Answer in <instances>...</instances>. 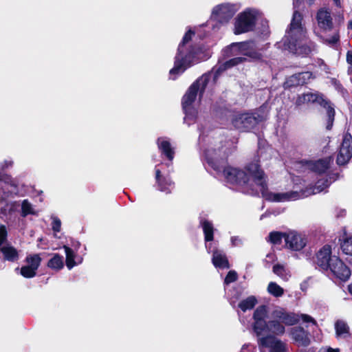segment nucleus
Listing matches in <instances>:
<instances>
[{"instance_id": "obj_38", "label": "nucleus", "mask_w": 352, "mask_h": 352, "mask_svg": "<svg viewBox=\"0 0 352 352\" xmlns=\"http://www.w3.org/2000/svg\"><path fill=\"white\" fill-rule=\"evenodd\" d=\"M51 219H52V228L53 230V231L54 232V235H56V234L57 232H59L60 231V228H61V221H60V219L57 217L56 216H54V215H52L51 217Z\"/></svg>"}, {"instance_id": "obj_16", "label": "nucleus", "mask_w": 352, "mask_h": 352, "mask_svg": "<svg viewBox=\"0 0 352 352\" xmlns=\"http://www.w3.org/2000/svg\"><path fill=\"white\" fill-rule=\"evenodd\" d=\"M285 247L293 251L302 250L307 244V239L295 231H289L285 234Z\"/></svg>"}, {"instance_id": "obj_34", "label": "nucleus", "mask_w": 352, "mask_h": 352, "mask_svg": "<svg viewBox=\"0 0 352 352\" xmlns=\"http://www.w3.org/2000/svg\"><path fill=\"white\" fill-rule=\"evenodd\" d=\"M273 272L274 274L285 280H287L290 277L289 272L283 265H275L273 267Z\"/></svg>"}, {"instance_id": "obj_21", "label": "nucleus", "mask_w": 352, "mask_h": 352, "mask_svg": "<svg viewBox=\"0 0 352 352\" xmlns=\"http://www.w3.org/2000/svg\"><path fill=\"white\" fill-rule=\"evenodd\" d=\"M335 255H331V248L329 245H324L317 253V264L323 270H329L331 264V259Z\"/></svg>"}, {"instance_id": "obj_43", "label": "nucleus", "mask_w": 352, "mask_h": 352, "mask_svg": "<svg viewBox=\"0 0 352 352\" xmlns=\"http://www.w3.org/2000/svg\"><path fill=\"white\" fill-rule=\"evenodd\" d=\"M230 241L232 246L236 247L242 245V240L238 236H232Z\"/></svg>"}, {"instance_id": "obj_33", "label": "nucleus", "mask_w": 352, "mask_h": 352, "mask_svg": "<svg viewBox=\"0 0 352 352\" xmlns=\"http://www.w3.org/2000/svg\"><path fill=\"white\" fill-rule=\"evenodd\" d=\"M25 262L28 266L37 271L41 265V258L38 254H30L27 256Z\"/></svg>"}, {"instance_id": "obj_5", "label": "nucleus", "mask_w": 352, "mask_h": 352, "mask_svg": "<svg viewBox=\"0 0 352 352\" xmlns=\"http://www.w3.org/2000/svg\"><path fill=\"white\" fill-rule=\"evenodd\" d=\"M271 320L268 321V325L265 332L271 333V335L282 336L285 332L284 325L292 326L297 324L300 319L304 322H311L316 325V320L307 314H296L293 312H289L285 309L278 307L271 314Z\"/></svg>"}, {"instance_id": "obj_1", "label": "nucleus", "mask_w": 352, "mask_h": 352, "mask_svg": "<svg viewBox=\"0 0 352 352\" xmlns=\"http://www.w3.org/2000/svg\"><path fill=\"white\" fill-rule=\"evenodd\" d=\"M200 130L199 144L205 158L217 173H221L226 182L234 186L243 192L250 195L261 194L265 200L270 202H287L303 198L301 191L272 192L268 190L266 177L256 162L250 163L244 170L232 166L223 167L219 164V160H224L230 153L227 148L217 144L216 141L205 139L204 131Z\"/></svg>"}, {"instance_id": "obj_22", "label": "nucleus", "mask_w": 352, "mask_h": 352, "mask_svg": "<svg viewBox=\"0 0 352 352\" xmlns=\"http://www.w3.org/2000/svg\"><path fill=\"white\" fill-rule=\"evenodd\" d=\"M157 144L162 155L170 162L173 161L175 156V147L172 145L170 140L166 137L159 138Z\"/></svg>"}, {"instance_id": "obj_44", "label": "nucleus", "mask_w": 352, "mask_h": 352, "mask_svg": "<svg viewBox=\"0 0 352 352\" xmlns=\"http://www.w3.org/2000/svg\"><path fill=\"white\" fill-rule=\"evenodd\" d=\"M323 352H340L339 349H334L330 346H325L321 349Z\"/></svg>"}, {"instance_id": "obj_47", "label": "nucleus", "mask_w": 352, "mask_h": 352, "mask_svg": "<svg viewBox=\"0 0 352 352\" xmlns=\"http://www.w3.org/2000/svg\"><path fill=\"white\" fill-rule=\"evenodd\" d=\"M348 28L352 29V21L349 22L348 23Z\"/></svg>"}, {"instance_id": "obj_7", "label": "nucleus", "mask_w": 352, "mask_h": 352, "mask_svg": "<svg viewBox=\"0 0 352 352\" xmlns=\"http://www.w3.org/2000/svg\"><path fill=\"white\" fill-rule=\"evenodd\" d=\"M309 103L318 104L324 108L327 109V113L328 116V124L327 126V129H330L333 125V122L335 116V111L331 107L327 101H326L323 96L317 91H308L298 96L295 104L297 106L303 104H308Z\"/></svg>"}, {"instance_id": "obj_8", "label": "nucleus", "mask_w": 352, "mask_h": 352, "mask_svg": "<svg viewBox=\"0 0 352 352\" xmlns=\"http://www.w3.org/2000/svg\"><path fill=\"white\" fill-rule=\"evenodd\" d=\"M260 15V12L253 8H247L240 12L235 18L234 33L241 34L252 31Z\"/></svg>"}, {"instance_id": "obj_24", "label": "nucleus", "mask_w": 352, "mask_h": 352, "mask_svg": "<svg viewBox=\"0 0 352 352\" xmlns=\"http://www.w3.org/2000/svg\"><path fill=\"white\" fill-rule=\"evenodd\" d=\"M200 225L204 234V239L206 243L213 241L214 229L212 223L208 220L201 219L200 221ZM206 248L208 252L210 253L212 251V244L206 243Z\"/></svg>"}, {"instance_id": "obj_40", "label": "nucleus", "mask_w": 352, "mask_h": 352, "mask_svg": "<svg viewBox=\"0 0 352 352\" xmlns=\"http://www.w3.org/2000/svg\"><path fill=\"white\" fill-rule=\"evenodd\" d=\"M14 162L12 159L8 158L4 160L0 164V168L1 170H6L12 167Z\"/></svg>"}, {"instance_id": "obj_26", "label": "nucleus", "mask_w": 352, "mask_h": 352, "mask_svg": "<svg viewBox=\"0 0 352 352\" xmlns=\"http://www.w3.org/2000/svg\"><path fill=\"white\" fill-rule=\"evenodd\" d=\"M66 259L65 263L68 270H72L74 267L80 264L82 262V257L78 256L76 252L67 245H63Z\"/></svg>"}, {"instance_id": "obj_2", "label": "nucleus", "mask_w": 352, "mask_h": 352, "mask_svg": "<svg viewBox=\"0 0 352 352\" xmlns=\"http://www.w3.org/2000/svg\"><path fill=\"white\" fill-rule=\"evenodd\" d=\"M258 47L254 41L233 43L230 45L226 50V52L230 56H236V57L231 58L219 65L215 73H208L201 76L188 88L184 96L182 107L185 113L184 122L190 125L195 120L197 111L194 107L193 103L198 94L199 97H201L211 78L215 80L222 72L243 63L246 60V58L243 56L249 57L253 60L261 59L262 54L258 52Z\"/></svg>"}, {"instance_id": "obj_35", "label": "nucleus", "mask_w": 352, "mask_h": 352, "mask_svg": "<svg viewBox=\"0 0 352 352\" xmlns=\"http://www.w3.org/2000/svg\"><path fill=\"white\" fill-rule=\"evenodd\" d=\"M267 292L275 297H280L284 294V289L274 282H270L269 283Z\"/></svg>"}, {"instance_id": "obj_42", "label": "nucleus", "mask_w": 352, "mask_h": 352, "mask_svg": "<svg viewBox=\"0 0 352 352\" xmlns=\"http://www.w3.org/2000/svg\"><path fill=\"white\" fill-rule=\"evenodd\" d=\"M255 347L251 344H245L242 346L240 352H254Z\"/></svg>"}, {"instance_id": "obj_37", "label": "nucleus", "mask_w": 352, "mask_h": 352, "mask_svg": "<svg viewBox=\"0 0 352 352\" xmlns=\"http://www.w3.org/2000/svg\"><path fill=\"white\" fill-rule=\"evenodd\" d=\"M21 274L25 278H30L36 276V271L25 265L21 268Z\"/></svg>"}, {"instance_id": "obj_45", "label": "nucleus", "mask_w": 352, "mask_h": 352, "mask_svg": "<svg viewBox=\"0 0 352 352\" xmlns=\"http://www.w3.org/2000/svg\"><path fill=\"white\" fill-rule=\"evenodd\" d=\"M346 61L352 66V52H348L346 54Z\"/></svg>"}, {"instance_id": "obj_3", "label": "nucleus", "mask_w": 352, "mask_h": 352, "mask_svg": "<svg viewBox=\"0 0 352 352\" xmlns=\"http://www.w3.org/2000/svg\"><path fill=\"white\" fill-rule=\"evenodd\" d=\"M302 16L294 11L285 35L277 43L278 48L302 56H308L314 50L315 45L307 36V30L302 23Z\"/></svg>"}, {"instance_id": "obj_10", "label": "nucleus", "mask_w": 352, "mask_h": 352, "mask_svg": "<svg viewBox=\"0 0 352 352\" xmlns=\"http://www.w3.org/2000/svg\"><path fill=\"white\" fill-rule=\"evenodd\" d=\"M170 165V163L157 165L155 168L157 189L166 194L171 193L175 188V182L168 175L170 170H165V166L169 168Z\"/></svg>"}, {"instance_id": "obj_15", "label": "nucleus", "mask_w": 352, "mask_h": 352, "mask_svg": "<svg viewBox=\"0 0 352 352\" xmlns=\"http://www.w3.org/2000/svg\"><path fill=\"white\" fill-rule=\"evenodd\" d=\"M352 157V136L346 133L340 145L337 155L336 162L339 166H343L349 163Z\"/></svg>"}, {"instance_id": "obj_25", "label": "nucleus", "mask_w": 352, "mask_h": 352, "mask_svg": "<svg viewBox=\"0 0 352 352\" xmlns=\"http://www.w3.org/2000/svg\"><path fill=\"white\" fill-rule=\"evenodd\" d=\"M332 163L333 158L331 157L320 159L311 164V169L319 175H326L325 173L330 168Z\"/></svg>"}, {"instance_id": "obj_19", "label": "nucleus", "mask_w": 352, "mask_h": 352, "mask_svg": "<svg viewBox=\"0 0 352 352\" xmlns=\"http://www.w3.org/2000/svg\"><path fill=\"white\" fill-rule=\"evenodd\" d=\"M316 21L319 28L323 31H330L333 28L331 12L326 8H320L318 11Z\"/></svg>"}, {"instance_id": "obj_28", "label": "nucleus", "mask_w": 352, "mask_h": 352, "mask_svg": "<svg viewBox=\"0 0 352 352\" xmlns=\"http://www.w3.org/2000/svg\"><path fill=\"white\" fill-rule=\"evenodd\" d=\"M21 216L25 217L28 215H38V211L35 206L32 204L28 199H23L21 204Z\"/></svg>"}, {"instance_id": "obj_11", "label": "nucleus", "mask_w": 352, "mask_h": 352, "mask_svg": "<svg viewBox=\"0 0 352 352\" xmlns=\"http://www.w3.org/2000/svg\"><path fill=\"white\" fill-rule=\"evenodd\" d=\"M258 345L261 352H288L287 344L273 335L258 338Z\"/></svg>"}, {"instance_id": "obj_18", "label": "nucleus", "mask_w": 352, "mask_h": 352, "mask_svg": "<svg viewBox=\"0 0 352 352\" xmlns=\"http://www.w3.org/2000/svg\"><path fill=\"white\" fill-rule=\"evenodd\" d=\"M329 270L338 279L346 281L351 276L349 268L337 256H334L331 259V264Z\"/></svg>"}, {"instance_id": "obj_39", "label": "nucleus", "mask_w": 352, "mask_h": 352, "mask_svg": "<svg viewBox=\"0 0 352 352\" xmlns=\"http://www.w3.org/2000/svg\"><path fill=\"white\" fill-rule=\"evenodd\" d=\"M237 278V274L235 271H230L224 280L225 284L228 285L231 283L234 282Z\"/></svg>"}, {"instance_id": "obj_20", "label": "nucleus", "mask_w": 352, "mask_h": 352, "mask_svg": "<svg viewBox=\"0 0 352 352\" xmlns=\"http://www.w3.org/2000/svg\"><path fill=\"white\" fill-rule=\"evenodd\" d=\"M289 335L294 343L298 346H307L310 344L308 332L301 327L291 328Z\"/></svg>"}, {"instance_id": "obj_14", "label": "nucleus", "mask_w": 352, "mask_h": 352, "mask_svg": "<svg viewBox=\"0 0 352 352\" xmlns=\"http://www.w3.org/2000/svg\"><path fill=\"white\" fill-rule=\"evenodd\" d=\"M7 229L5 226H0V252L3 254L4 259L10 262H15L19 258L18 251L10 244L6 243Z\"/></svg>"}, {"instance_id": "obj_27", "label": "nucleus", "mask_w": 352, "mask_h": 352, "mask_svg": "<svg viewBox=\"0 0 352 352\" xmlns=\"http://www.w3.org/2000/svg\"><path fill=\"white\" fill-rule=\"evenodd\" d=\"M212 262L215 267L229 268V263L226 254L222 250H214L212 252Z\"/></svg>"}, {"instance_id": "obj_4", "label": "nucleus", "mask_w": 352, "mask_h": 352, "mask_svg": "<svg viewBox=\"0 0 352 352\" xmlns=\"http://www.w3.org/2000/svg\"><path fill=\"white\" fill-rule=\"evenodd\" d=\"M194 35L195 32L189 30L186 32L178 45L174 67L169 72L170 78L173 79L183 74L188 68L207 58L201 49L192 44V38Z\"/></svg>"}, {"instance_id": "obj_17", "label": "nucleus", "mask_w": 352, "mask_h": 352, "mask_svg": "<svg viewBox=\"0 0 352 352\" xmlns=\"http://www.w3.org/2000/svg\"><path fill=\"white\" fill-rule=\"evenodd\" d=\"M17 190V185L13 178L8 174L0 175V200L7 199Z\"/></svg>"}, {"instance_id": "obj_29", "label": "nucleus", "mask_w": 352, "mask_h": 352, "mask_svg": "<svg viewBox=\"0 0 352 352\" xmlns=\"http://www.w3.org/2000/svg\"><path fill=\"white\" fill-rule=\"evenodd\" d=\"M47 267L52 270L59 271L64 267L63 256L58 254H54L53 256L48 261Z\"/></svg>"}, {"instance_id": "obj_50", "label": "nucleus", "mask_w": 352, "mask_h": 352, "mask_svg": "<svg viewBox=\"0 0 352 352\" xmlns=\"http://www.w3.org/2000/svg\"><path fill=\"white\" fill-rule=\"evenodd\" d=\"M310 3H312L314 0H309Z\"/></svg>"}, {"instance_id": "obj_23", "label": "nucleus", "mask_w": 352, "mask_h": 352, "mask_svg": "<svg viewBox=\"0 0 352 352\" xmlns=\"http://www.w3.org/2000/svg\"><path fill=\"white\" fill-rule=\"evenodd\" d=\"M312 78L313 74L309 72L295 74L287 79L285 87H290L302 85L307 83Z\"/></svg>"}, {"instance_id": "obj_31", "label": "nucleus", "mask_w": 352, "mask_h": 352, "mask_svg": "<svg viewBox=\"0 0 352 352\" xmlns=\"http://www.w3.org/2000/svg\"><path fill=\"white\" fill-rule=\"evenodd\" d=\"M257 303V299L254 296H248L247 298L241 300L239 305V308L243 312L250 310L254 307Z\"/></svg>"}, {"instance_id": "obj_12", "label": "nucleus", "mask_w": 352, "mask_h": 352, "mask_svg": "<svg viewBox=\"0 0 352 352\" xmlns=\"http://www.w3.org/2000/svg\"><path fill=\"white\" fill-rule=\"evenodd\" d=\"M340 176L338 173L333 172H329L327 175H319L315 185L305 190H300L301 194H303V197H305L312 194L319 193L327 188L333 182L338 179Z\"/></svg>"}, {"instance_id": "obj_51", "label": "nucleus", "mask_w": 352, "mask_h": 352, "mask_svg": "<svg viewBox=\"0 0 352 352\" xmlns=\"http://www.w3.org/2000/svg\"><path fill=\"white\" fill-rule=\"evenodd\" d=\"M263 217H264V214L261 215V219H262Z\"/></svg>"}, {"instance_id": "obj_32", "label": "nucleus", "mask_w": 352, "mask_h": 352, "mask_svg": "<svg viewBox=\"0 0 352 352\" xmlns=\"http://www.w3.org/2000/svg\"><path fill=\"white\" fill-rule=\"evenodd\" d=\"M335 329L338 338H346L349 335V327L344 321H337L335 324Z\"/></svg>"}, {"instance_id": "obj_52", "label": "nucleus", "mask_w": 352, "mask_h": 352, "mask_svg": "<svg viewBox=\"0 0 352 352\" xmlns=\"http://www.w3.org/2000/svg\"><path fill=\"white\" fill-rule=\"evenodd\" d=\"M2 173H1V172H0V175H1Z\"/></svg>"}, {"instance_id": "obj_41", "label": "nucleus", "mask_w": 352, "mask_h": 352, "mask_svg": "<svg viewBox=\"0 0 352 352\" xmlns=\"http://www.w3.org/2000/svg\"><path fill=\"white\" fill-rule=\"evenodd\" d=\"M338 41H339V35H338V34L336 33L331 38H325L324 42L331 46H333L335 44H336L338 42Z\"/></svg>"}, {"instance_id": "obj_53", "label": "nucleus", "mask_w": 352, "mask_h": 352, "mask_svg": "<svg viewBox=\"0 0 352 352\" xmlns=\"http://www.w3.org/2000/svg\"><path fill=\"white\" fill-rule=\"evenodd\" d=\"M351 82H352V78H351Z\"/></svg>"}, {"instance_id": "obj_36", "label": "nucleus", "mask_w": 352, "mask_h": 352, "mask_svg": "<svg viewBox=\"0 0 352 352\" xmlns=\"http://www.w3.org/2000/svg\"><path fill=\"white\" fill-rule=\"evenodd\" d=\"M286 232H272L269 235V239L274 244H280L282 239L285 240Z\"/></svg>"}, {"instance_id": "obj_6", "label": "nucleus", "mask_w": 352, "mask_h": 352, "mask_svg": "<svg viewBox=\"0 0 352 352\" xmlns=\"http://www.w3.org/2000/svg\"><path fill=\"white\" fill-rule=\"evenodd\" d=\"M268 112L267 105H262L252 112H237L232 115L231 123L233 127L239 131L250 132L259 122L267 119Z\"/></svg>"}, {"instance_id": "obj_49", "label": "nucleus", "mask_w": 352, "mask_h": 352, "mask_svg": "<svg viewBox=\"0 0 352 352\" xmlns=\"http://www.w3.org/2000/svg\"><path fill=\"white\" fill-rule=\"evenodd\" d=\"M335 3L337 5V6H339L340 4V0H333Z\"/></svg>"}, {"instance_id": "obj_9", "label": "nucleus", "mask_w": 352, "mask_h": 352, "mask_svg": "<svg viewBox=\"0 0 352 352\" xmlns=\"http://www.w3.org/2000/svg\"><path fill=\"white\" fill-rule=\"evenodd\" d=\"M239 7L236 4L224 3L214 6L211 12L210 20L219 25H224L229 22Z\"/></svg>"}, {"instance_id": "obj_46", "label": "nucleus", "mask_w": 352, "mask_h": 352, "mask_svg": "<svg viewBox=\"0 0 352 352\" xmlns=\"http://www.w3.org/2000/svg\"><path fill=\"white\" fill-rule=\"evenodd\" d=\"M300 0H294V8H296L299 3Z\"/></svg>"}, {"instance_id": "obj_13", "label": "nucleus", "mask_w": 352, "mask_h": 352, "mask_svg": "<svg viewBox=\"0 0 352 352\" xmlns=\"http://www.w3.org/2000/svg\"><path fill=\"white\" fill-rule=\"evenodd\" d=\"M267 317V308L265 305L258 306L254 311L252 329L256 336H260L264 332L268 325L266 321Z\"/></svg>"}, {"instance_id": "obj_30", "label": "nucleus", "mask_w": 352, "mask_h": 352, "mask_svg": "<svg viewBox=\"0 0 352 352\" xmlns=\"http://www.w3.org/2000/svg\"><path fill=\"white\" fill-rule=\"evenodd\" d=\"M340 248L350 263H352V236H347L340 243Z\"/></svg>"}, {"instance_id": "obj_48", "label": "nucleus", "mask_w": 352, "mask_h": 352, "mask_svg": "<svg viewBox=\"0 0 352 352\" xmlns=\"http://www.w3.org/2000/svg\"><path fill=\"white\" fill-rule=\"evenodd\" d=\"M349 292L352 294V284L349 286Z\"/></svg>"}]
</instances>
